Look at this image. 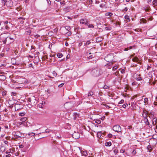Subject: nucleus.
I'll list each match as a JSON object with an SVG mask.
<instances>
[{
	"label": "nucleus",
	"mask_w": 157,
	"mask_h": 157,
	"mask_svg": "<svg viewBox=\"0 0 157 157\" xmlns=\"http://www.w3.org/2000/svg\"><path fill=\"white\" fill-rule=\"evenodd\" d=\"M94 94V93L92 92H90L88 94V96H90Z\"/></svg>",
	"instance_id": "obj_30"
},
{
	"label": "nucleus",
	"mask_w": 157,
	"mask_h": 157,
	"mask_svg": "<svg viewBox=\"0 0 157 157\" xmlns=\"http://www.w3.org/2000/svg\"><path fill=\"white\" fill-rule=\"evenodd\" d=\"M124 100L122 99L121 100L120 102H119L118 104H122L124 103Z\"/></svg>",
	"instance_id": "obj_37"
},
{
	"label": "nucleus",
	"mask_w": 157,
	"mask_h": 157,
	"mask_svg": "<svg viewBox=\"0 0 157 157\" xmlns=\"http://www.w3.org/2000/svg\"><path fill=\"white\" fill-rule=\"evenodd\" d=\"M102 39L101 37H98L96 39V41L97 42H99L102 41Z\"/></svg>",
	"instance_id": "obj_17"
},
{
	"label": "nucleus",
	"mask_w": 157,
	"mask_h": 157,
	"mask_svg": "<svg viewBox=\"0 0 157 157\" xmlns=\"http://www.w3.org/2000/svg\"><path fill=\"white\" fill-rule=\"evenodd\" d=\"M157 121V119L156 118H153V121H152V122L153 125L154 126H155L156 124Z\"/></svg>",
	"instance_id": "obj_10"
},
{
	"label": "nucleus",
	"mask_w": 157,
	"mask_h": 157,
	"mask_svg": "<svg viewBox=\"0 0 157 157\" xmlns=\"http://www.w3.org/2000/svg\"><path fill=\"white\" fill-rule=\"evenodd\" d=\"M128 50H129V48L128 47L127 48H125L124 49V50L125 51H127Z\"/></svg>",
	"instance_id": "obj_53"
},
{
	"label": "nucleus",
	"mask_w": 157,
	"mask_h": 157,
	"mask_svg": "<svg viewBox=\"0 0 157 157\" xmlns=\"http://www.w3.org/2000/svg\"><path fill=\"white\" fill-rule=\"evenodd\" d=\"M105 29L107 30H110L111 29V28L110 27H106Z\"/></svg>",
	"instance_id": "obj_34"
},
{
	"label": "nucleus",
	"mask_w": 157,
	"mask_h": 157,
	"mask_svg": "<svg viewBox=\"0 0 157 157\" xmlns=\"http://www.w3.org/2000/svg\"><path fill=\"white\" fill-rule=\"evenodd\" d=\"M153 5L155 6H157V0H154L152 2Z\"/></svg>",
	"instance_id": "obj_19"
},
{
	"label": "nucleus",
	"mask_w": 157,
	"mask_h": 157,
	"mask_svg": "<svg viewBox=\"0 0 157 157\" xmlns=\"http://www.w3.org/2000/svg\"><path fill=\"white\" fill-rule=\"evenodd\" d=\"M86 26H88V27L89 28H94V25L93 24H90L88 22L87 23V24L86 25Z\"/></svg>",
	"instance_id": "obj_12"
},
{
	"label": "nucleus",
	"mask_w": 157,
	"mask_h": 157,
	"mask_svg": "<svg viewBox=\"0 0 157 157\" xmlns=\"http://www.w3.org/2000/svg\"><path fill=\"white\" fill-rule=\"evenodd\" d=\"M132 60L134 62H137L138 61V59L137 57H134L132 59Z\"/></svg>",
	"instance_id": "obj_21"
},
{
	"label": "nucleus",
	"mask_w": 157,
	"mask_h": 157,
	"mask_svg": "<svg viewBox=\"0 0 157 157\" xmlns=\"http://www.w3.org/2000/svg\"><path fill=\"white\" fill-rule=\"evenodd\" d=\"M73 104L71 102H66L64 104V107L67 109H71L73 106Z\"/></svg>",
	"instance_id": "obj_3"
},
{
	"label": "nucleus",
	"mask_w": 157,
	"mask_h": 157,
	"mask_svg": "<svg viewBox=\"0 0 157 157\" xmlns=\"http://www.w3.org/2000/svg\"><path fill=\"white\" fill-rule=\"evenodd\" d=\"M105 106L106 107V108H110V107H109V106L108 105H105Z\"/></svg>",
	"instance_id": "obj_61"
},
{
	"label": "nucleus",
	"mask_w": 157,
	"mask_h": 157,
	"mask_svg": "<svg viewBox=\"0 0 157 157\" xmlns=\"http://www.w3.org/2000/svg\"><path fill=\"white\" fill-rule=\"evenodd\" d=\"M143 112L142 116L144 118L147 117V115H148L147 111L144 110Z\"/></svg>",
	"instance_id": "obj_8"
},
{
	"label": "nucleus",
	"mask_w": 157,
	"mask_h": 157,
	"mask_svg": "<svg viewBox=\"0 0 157 157\" xmlns=\"http://www.w3.org/2000/svg\"><path fill=\"white\" fill-rule=\"evenodd\" d=\"M79 117V114L77 113H74L73 114V119L76 120Z\"/></svg>",
	"instance_id": "obj_9"
},
{
	"label": "nucleus",
	"mask_w": 157,
	"mask_h": 157,
	"mask_svg": "<svg viewBox=\"0 0 157 157\" xmlns=\"http://www.w3.org/2000/svg\"><path fill=\"white\" fill-rule=\"evenodd\" d=\"M11 94L13 96H14L16 94V93H14V92H12V93H11Z\"/></svg>",
	"instance_id": "obj_58"
},
{
	"label": "nucleus",
	"mask_w": 157,
	"mask_h": 157,
	"mask_svg": "<svg viewBox=\"0 0 157 157\" xmlns=\"http://www.w3.org/2000/svg\"><path fill=\"white\" fill-rule=\"evenodd\" d=\"M96 122L98 124H100L101 123V121L100 120H98L96 121Z\"/></svg>",
	"instance_id": "obj_42"
},
{
	"label": "nucleus",
	"mask_w": 157,
	"mask_h": 157,
	"mask_svg": "<svg viewBox=\"0 0 157 157\" xmlns=\"http://www.w3.org/2000/svg\"><path fill=\"white\" fill-rule=\"evenodd\" d=\"M65 28L66 30L67 31H69L71 29V28L69 26H65Z\"/></svg>",
	"instance_id": "obj_26"
},
{
	"label": "nucleus",
	"mask_w": 157,
	"mask_h": 157,
	"mask_svg": "<svg viewBox=\"0 0 157 157\" xmlns=\"http://www.w3.org/2000/svg\"><path fill=\"white\" fill-rule=\"evenodd\" d=\"M27 32L29 34V35L31 33V31L30 30L27 31Z\"/></svg>",
	"instance_id": "obj_63"
},
{
	"label": "nucleus",
	"mask_w": 157,
	"mask_h": 157,
	"mask_svg": "<svg viewBox=\"0 0 157 157\" xmlns=\"http://www.w3.org/2000/svg\"><path fill=\"white\" fill-rule=\"evenodd\" d=\"M144 102L145 104H147L148 103V98H145L144 99Z\"/></svg>",
	"instance_id": "obj_24"
},
{
	"label": "nucleus",
	"mask_w": 157,
	"mask_h": 157,
	"mask_svg": "<svg viewBox=\"0 0 157 157\" xmlns=\"http://www.w3.org/2000/svg\"><path fill=\"white\" fill-rule=\"evenodd\" d=\"M128 10V8L127 7L125 8L124 9V11L125 12H126Z\"/></svg>",
	"instance_id": "obj_59"
},
{
	"label": "nucleus",
	"mask_w": 157,
	"mask_h": 157,
	"mask_svg": "<svg viewBox=\"0 0 157 157\" xmlns=\"http://www.w3.org/2000/svg\"><path fill=\"white\" fill-rule=\"evenodd\" d=\"M113 130L115 132H120L121 131V128L119 125H116L113 127Z\"/></svg>",
	"instance_id": "obj_4"
},
{
	"label": "nucleus",
	"mask_w": 157,
	"mask_h": 157,
	"mask_svg": "<svg viewBox=\"0 0 157 157\" xmlns=\"http://www.w3.org/2000/svg\"><path fill=\"white\" fill-rule=\"evenodd\" d=\"M151 147L150 146H148L147 147V148L148 149V150H149V151H151Z\"/></svg>",
	"instance_id": "obj_47"
},
{
	"label": "nucleus",
	"mask_w": 157,
	"mask_h": 157,
	"mask_svg": "<svg viewBox=\"0 0 157 157\" xmlns=\"http://www.w3.org/2000/svg\"><path fill=\"white\" fill-rule=\"evenodd\" d=\"M112 143L110 141L106 142L105 144V145L106 146H110L111 145Z\"/></svg>",
	"instance_id": "obj_13"
},
{
	"label": "nucleus",
	"mask_w": 157,
	"mask_h": 157,
	"mask_svg": "<svg viewBox=\"0 0 157 157\" xmlns=\"http://www.w3.org/2000/svg\"><path fill=\"white\" fill-rule=\"evenodd\" d=\"M3 22L4 23V24L5 25H6L8 23V21H6L4 22Z\"/></svg>",
	"instance_id": "obj_54"
},
{
	"label": "nucleus",
	"mask_w": 157,
	"mask_h": 157,
	"mask_svg": "<svg viewBox=\"0 0 157 157\" xmlns=\"http://www.w3.org/2000/svg\"><path fill=\"white\" fill-rule=\"evenodd\" d=\"M90 43L91 42L89 40L87 41L86 42V43H85V44L86 46H87L89 45L90 44Z\"/></svg>",
	"instance_id": "obj_33"
},
{
	"label": "nucleus",
	"mask_w": 157,
	"mask_h": 157,
	"mask_svg": "<svg viewBox=\"0 0 157 157\" xmlns=\"http://www.w3.org/2000/svg\"><path fill=\"white\" fill-rule=\"evenodd\" d=\"M124 18L125 19L128 20V21H130V20L129 17L128 15H125L124 16Z\"/></svg>",
	"instance_id": "obj_27"
},
{
	"label": "nucleus",
	"mask_w": 157,
	"mask_h": 157,
	"mask_svg": "<svg viewBox=\"0 0 157 157\" xmlns=\"http://www.w3.org/2000/svg\"><path fill=\"white\" fill-rule=\"evenodd\" d=\"M35 135V133L33 132H30L29 133L28 135L30 136H34Z\"/></svg>",
	"instance_id": "obj_18"
},
{
	"label": "nucleus",
	"mask_w": 157,
	"mask_h": 157,
	"mask_svg": "<svg viewBox=\"0 0 157 157\" xmlns=\"http://www.w3.org/2000/svg\"><path fill=\"white\" fill-rule=\"evenodd\" d=\"M24 137V135L21 132L19 131H17L15 132V134L14 136V137L17 139L18 138L23 137Z\"/></svg>",
	"instance_id": "obj_2"
},
{
	"label": "nucleus",
	"mask_w": 157,
	"mask_h": 157,
	"mask_svg": "<svg viewBox=\"0 0 157 157\" xmlns=\"http://www.w3.org/2000/svg\"><path fill=\"white\" fill-rule=\"evenodd\" d=\"M71 33L70 31H68L66 33V35L67 36H70V35H71Z\"/></svg>",
	"instance_id": "obj_31"
},
{
	"label": "nucleus",
	"mask_w": 157,
	"mask_h": 157,
	"mask_svg": "<svg viewBox=\"0 0 157 157\" xmlns=\"http://www.w3.org/2000/svg\"><path fill=\"white\" fill-rule=\"evenodd\" d=\"M28 57H30L31 58H33V56L29 55L28 56Z\"/></svg>",
	"instance_id": "obj_62"
},
{
	"label": "nucleus",
	"mask_w": 157,
	"mask_h": 157,
	"mask_svg": "<svg viewBox=\"0 0 157 157\" xmlns=\"http://www.w3.org/2000/svg\"><path fill=\"white\" fill-rule=\"evenodd\" d=\"M52 74H53L54 76H56L57 75V73L55 71H53Z\"/></svg>",
	"instance_id": "obj_39"
},
{
	"label": "nucleus",
	"mask_w": 157,
	"mask_h": 157,
	"mask_svg": "<svg viewBox=\"0 0 157 157\" xmlns=\"http://www.w3.org/2000/svg\"><path fill=\"white\" fill-rule=\"evenodd\" d=\"M107 3L106 2H105V3H102L100 5V7L101 8H103L106 7V3Z\"/></svg>",
	"instance_id": "obj_15"
},
{
	"label": "nucleus",
	"mask_w": 157,
	"mask_h": 157,
	"mask_svg": "<svg viewBox=\"0 0 157 157\" xmlns=\"http://www.w3.org/2000/svg\"><path fill=\"white\" fill-rule=\"evenodd\" d=\"M47 1L48 4L49 5H50L51 4V2L49 0H47Z\"/></svg>",
	"instance_id": "obj_56"
},
{
	"label": "nucleus",
	"mask_w": 157,
	"mask_h": 157,
	"mask_svg": "<svg viewBox=\"0 0 157 157\" xmlns=\"http://www.w3.org/2000/svg\"><path fill=\"white\" fill-rule=\"evenodd\" d=\"M11 150H12L11 149H10L9 151H7L6 152V154L9 153L11 151Z\"/></svg>",
	"instance_id": "obj_46"
},
{
	"label": "nucleus",
	"mask_w": 157,
	"mask_h": 157,
	"mask_svg": "<svg viewBox=\"0 0 157 157\" xmlns=\"http://www.w3.org/2000/svg\"><path fill=\"white\" fill-rule=\"evenodd\" d=\"M132 128V126H129L128 127V128L130 129Z\"/></svg>",
	"instance_id": "obj_55"
},
{
	"label": "nucleus",
	"mask_w": 157,
	"mask_h": 157,
	"mask_svg": "<svg viewBox=\"0 0 157 157\" xmlns=\"http://www.w3.org/2000/svg\"><path fill=\"white\" fill-rule=\"evenodd\" d=\"M58 30V29L57 28H55L53 30L54 32H55V33H57Z\"/></svg>",
	"instance_id": "obj_41"
},
{
	"label": "nucleus",
	"mask_w": 157,
	"mask_h": 157,
	"mask_svg": "<svg viewBox=\"0 0 157 157\" xmlns=\"http://www.w3.org/2000/svg\"><path fill=\"white\" fill-rule=\"evenodd\" d=\"M57 56L58 58H61L63 56V54L61 53H58L57 55Z\"/></svg>",
	"instance_id": "obj_23"
},
{
	"label": "nucleus",
	"mask_w": 157,
	"mask_h": 157,
	"mask_svg": "<svg viewBox=\"0 0 157 157\" xmlns=\"http://www.w3.org/2000/svg\"><path fill=\"white\" fill-rule=\"evenodd\" d=\"M53 33L52 31H50L49 32L48 35L49 36H51L53 35Z\"/></svg>",
	"instance_id": "obj_28"
},
{
	"label": "nucleus",
	"mask_w": 157,
	"mask_h": 157,
	"mask_svg": "<svg viewBox=\"0 0 157 157\" xmlns=\"http://www.w3.org/2000/svg\"><path fill=\"white\" fill-rule=\"evenodd\" d=\"M144 121L145 124L147 125L149 124V122L148 121V120L147 118H144Z\"/></svg>",
	"instance_id": "obj_14"
},
{
	"label": "nucleus",
	"mask_w": 157,
	"mask_h": 157,
	"mask_svg": "<svg viewBox=\"0 0 157 157\" xmlns=\"http://www.w3.org/2000/svg\"><path fill=\"white\" fill-rule=\"evenodd\" d=\"M105 59L107 62L110 63L113 60V56L111 55H108L105 58Z\"/></svg>",
	"instance_id": "obj_5"
},
{
	"label": "nucleus",
	"mask_w": 157,
	"mask_h": 157,
	"mask_svg": "<svg viewBox=\"0 0 157 157\" xmlns=\"http://www.w3.org/2000/svg\"><path fill=\"white\" fill-rule=\"evenodd\" d=\"M32 100H35V98L33 96L32 97V98H28V99H27L28 101L30 102H31Z\"/></svg>",
	"instance_id": "obj_16"
},
{
	"label": "nucleus",
	"mask_w": 157,
	"mask_h": 157,
	"mask_svg": "<svg viewBox=\"0 0 157 157\" xmlns=\"http://www.w3.org/2000/svg\"><path fill=\"white\" fill-rule=\"evenodd\" d=\"M80 22L81 24H84L86 25L88 23V21L86 19H82L80 20Z\"/></svg>",
	"instance_id": "obj_7"
},
{
	"label": "nucleus",
	"mask_w": 157,
	"mask_h": 157,
	"mask_svg": "<svg viewBox=\"0 0 157 157\" xmlns=\"http://www.w3.org/2000/svg\"><path fill=\"white\" fill-rule=\"evenodd\" d=\"M128 104L127 103H125L124 104H123L122 106L123 107V108H125L126 107L128 106Z\"/></svg>",
	"instance_id": "obj_35"
},
{
	"label": "nucleus",
	"mask_w": 157,
	"mask_h": 157,
	"mask_svg": "<svg viewBox=\"0 0 157 157\" xmlns=\"http://www.w3.org/2000/svg\"><path fill=\"white\" fill-rule=\"evenodd\" d=\"M82 42L79 43L78 44V46H81L82 45Z\"/></svg>",
	"instance_id": "obj_64"
},
{
	"label": "nucleus",
	"mask_w": 157,
	"mask_h": 157,
	"mask_svg": "<svg viewBox=\"0 0 157 157\" xmlns=\"http://www.w3.org/2000/svg\"><path fill=\"white\" fill-rule=\"evenodd\" d=\"M40 36L39 35L37 34L35 36V37L37 38H38Z\"/></svg>",
	"instance_id": "obj_48"
},
{
	"label": "nucleus",
	"mask_w": 157,
	"mask_h": 157,
	"mask_svg": "<svg viewBox=\"0 0 157 157\" xmlns=\"http://www.w3.org/2000/svg\"><path fill=\"white\" fill-rule=\"evenodd\" d=\"M109 87L106 85H105L103 87V88L105 89H108L109 88Z\"/></svg>",
	"instance_id": "obj_32"
},
{
	"label": "nucleus",
	"mask_w": 157,
	"mask_h": 157,
	"mask_svg": "<svg viewBox=\"0 0 157 157\" xmlns=\"http://www.w3.org/2000/svg\"><path fill=\"white\" fill-rule=\"evenodd\" d=\"M52 130L48 129L45 130V132L46 133H49V132H52Z\"/></svg>",
	"instance_id": "obj_25"
},
{
	"label": "nucleus",
	"mask_w": 157,
	"mask_h": 157,
	"mask_svg": "<svg viewBox=\"0 0 157 157\" xmlns=\"http://www.w3.org/2000/svg\"><path fill=\"white\" fill-rule=\"evenodd\" d=\"M25 114V112H22L20 113L19 114V116H24Z\"/></svg>",
	"instance_id": "obj_29"
},
{
	"label": "nucleus",
	"mask_w": 157,
	"mask_h": 157,
	"mask_svg": "<svg viewBox=\"0 0 157 157\" xmlns=\"http://www.w3.org/2000/svg\"><path fill=\"white\" fill-rule=\"evenodd\" d=\"M113 15V14L112 13L110 12L107 13L105 14V16H108L109 17H111Z\"/></svg>",
	"instance_id": "obj_11"
},
{
	"label": "nucleus",
	"mask_w": 157,
	"mask_h": 157,
	"mask_svg": "<svg viewBox=\"0 0 157 157\" xmlns=\"http://www.w3.org/2000/svg\"><path fill=\"white\" fill-rule=\"evenodd\" d=\"M5 28L7 30H8L9 28L7 25H6L5 26Z\"/></svg>",
	"instance_id": "obj_51"
},
{
	"label": "nucleus",
	"mask_w": 157,
	"mask_h": 157,
	"mask_svg": "<svg viewBox=\"0 0 157 157\" xmlns=\"http://www.w3.org/2000/svg\"><path fill=\"white\" fill-rule=\"evenodd\" d=\"M101 71L100 68H96L93 69L91 71V74L95 77H97L101 74Z\"/></svg>",
	"instance_id": "obj_1"
},
{
	"label": "nucleus",
	"mask_w": 157,
	"mask_h": 157,
	"mask_svg": "<svg viewBox=\"0 0 157 157\" xmlns=\"http://www.w3.org/2000/svg\"><path fill=\"white\" fill-rule=\"evenodd\" d=\"M114 152L115 153H117L118 152V151L117 150L115 149L114 151Z\"/></svg>",
	"instance_id": "obj_52"
},
{
	"label": "nucleus",
	"mask_w": 157,
	"mask_h": 157,
	"mask_svg": "<svg viewBox=\"0 0 157 157\" xmlns=\"http://www.w3.org/2000/svg\"><path fill=\"white\" fill-rule=\"evenodd\" d=\"M136 151L135 150H133V151L132 152V153L133 154L135 155V154H136Z\"/></svg>",
	"instance_id": "obj_49"
},
{
	"label": "nucleus",
	"mask_w": 157,
	"mask_h": 157,
	"mask_svg": "<svg viewBox=\"0 0 157 157\" xmlns=\"http://www.w3.org/2000/svg\"><path fill=\"white\" fill-rule=\"evenodd\" d=\"M29 67H32L33 68V64L32 63H30L29 64Z\"/></svg>",
	"instance_id": "obj_50"
},
{
	"label": "nucleus",
	"mask_w": 157,
	"mask_h": 157,
	"mask_svg": "<svg viewBox=\"0 0 157 157\" xmlns=\"http://www.w3.org/2000/svg\"><path fill=\"white\" fill-rule=\"evenodd\" d=\"M72 136V137L75 139H78L80 137L79 133L78 132H75Z\"/></svg>",
	"instance_id": "obj_6"
},
{
	"label": "nucleus",
	"mask_w": 157,
	"mask_h": 157,
	"mask_svg": "<svg viewBox=\"0 0 157 157\" xmlns=\"http://www.w3.org/2000/svg\"><path fill=\"white\" fill-rule=\"evenodd\" d=\"M27 120V118L26 117H22L21 118L20 120L22 122H25Z\"/></svg>",
	"instance_id": "obj_20"
},
{
	"label": "nucleus",
	"mask_w": 157,
	"mask_h": 157,
	"mask_svg": "<svg viewBox=\"0 0 157 157\" xmlns=\"http://www.w3.org/2000/svg\"><path fill=\"white\" fill-rule=\"evenodd\" d=\"M121 71V73L122 74L124 73L125 72V70L123 69H122Z\"/></svg>",
	"instance_id": "obj_44"
},
{
	"label": "nucleus",
	"mask_w": 157,
	"mask_h": 157,
	"mask_svg": "<svg viewBox=\"0 0 157 157\" xmlns=\"http://www.w3.org/2000/svg\"><path fill=\"white\" fill-rule=\"evenodd\" d=\"M7 0H2V2H5V3H6L7 2Z\"/></svg>",
	"instance_id": "obj_57"
},
{
	"label": "nucleus",
	"mask_w": 157,
	"mask_h": 157,
	"mask_svg": "<svg viewBox=\"0 0 157 157\" xmlns=\"http://www.w3.org/2000/svg\"><path fill=\"white\" fill-rule=\"evenodd\" d=\"M108 136L109 138H111L112 136V135L111 134H108Z\"/></svg>",
	"instance_id": "obj_45"
},
{
	"label": "nucleus",
	"mask_w": 157,
	"mask_h": 157,
	"mask_svg": "<svg viewBox=\"0 0 157 157\" xmlns=\"http://www.w3.org/2000/svg\"><path fill=\"white\" fill-rule=\"evenodd\" d=\"M11 156V155L10 154H8L6 155V157H10Z\"/></svg>",
	"instance_id": "obj_60"
},
{
	"label": "nucleus",
	"mask_w": 157,
	"mask_h": 157,
	"mask_svg": "<svg viewBox=\"0 0 157 157\" xmlns=\"http://www.w3.org/2000/svg\"><path fill=\"white\" fill-rule=\"evenodd\" d=\"M139 76V77H137L136 78V80H137V81H140L142 79V78H141V77H140V76L139 75H138Z\"/></svg>",
	"instance_id": "obj_36"
},
{
	"label": "nucleus",
	"mask_w": 157,
	"mask_h": 157,
	"mask_svg": "<svg viewBox=\"0 0 157 157\" xmlns=\"http://www.w3.org/2000/svg\"><path fill=\"white\" fill-rule=\"evenodd\" d=\"M117 68V66H115L113 67V70H115Z\"/></svg>",
	"instance_id": "obj_40"
},
{
	"label": "nucleus",
	"mask_w": 157,
	"mask_h": 157,
	"mask_svg": "<svg viewBox=\"0 0 157 157\" xmlns=\"http://www.w3.org/2000/svg\"><path fill=\"white\" fill-rule=\"evenodd\" d=\"M64 84V83H62L61 84H59L58 86V87L59 88H61V87H62L63 86Z\"/></svg>",
	"instance_id": "obj_38"
},
{
	"label": "nucleus",
	"mask_w": 157,
	"mask_h": 157,
	"mask_svg": "<svg viewBox=\"0 0 157 157\" xmlns=\"http://www.w3.org/2000/svg\"><path fill=\"white\" fill-rule=\"evenodd\" d=\"M148 116H149V117L150 118H152L154 116V115L153 114H152L151 113L149 114H148Z\"/></svg>",
	"instance_id": "obj_22"
},
{
	"label": "nucleus",
	"mask_w": 157,
	"mask_h": 157,
	"mask_svg": "<svg viewBox=\"0 0 157 157\" xmlns=\"http://www.w3.org/2000/svg\"><path fill=\"white\" fill-rule=\"evenodd\" d=\"M2 23V22H0V30H2L3 29V27H1V25Z\"/></svg>",
	"instance_id": "obj_43"
}]
</instances>
